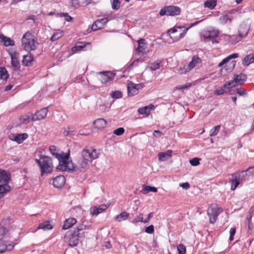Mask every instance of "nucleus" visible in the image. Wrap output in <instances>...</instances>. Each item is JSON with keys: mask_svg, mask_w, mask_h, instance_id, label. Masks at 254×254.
Masks as SVG:
<instances>
[{"mask_svg": "<svg viewBox=\"0 0 254 254\" xmlns=\"http://www.w3.org/2000/svg\"><path fill=\"white\" fill-rule=\"evenodd\" d=\"M98 154L95 149H83L73 163L71 160H66L65 162L61 163L60 165L57 167V169L62 171H79L83 172L87 169L89 163L93 160L98 158Z\"/></svg>", "mask_w": 254, "mask_h": 254, "instance_id": "1", "label": "nucleus"}, {"mask_svg": "<svg viewBox=\"0 0 254 254\" xmlns=\"http://www.w3.org/2000/svg\"><path fill=\"white\" fill-rule=\"evenodd\" d=\"M39 156L40 159H35V161L40 169L41 176H43L46 174L51 173L54 168L52 158L42 154Z\"/></svg>", "mask_w": 254, "mask_h": 254, "instance_id": "2", "label": "nucleus"}, {"mask_svg": "<svg viewBox=\"0 0 254 254\" xmlns=\"http://www.w3.org/2000/svg\"><path fill=\"white\" fill-rule=\"evenodd\" d=\"M22 46L27 51L35 50L39 45L37 39L29 32L24 34L22 39Z\"/></svg>", "mask_w": 254, "mask_h": 254, "instance_id": "3", "label": "nucleus"}, {"mask_svg": "<svg viewBox=\"0 0 254 254\" xmlns=\"http://www.w3.org/2000/svg\"><path fill=\"white\" fill-rule=\"evenodd\" d=\"M188 30L185 27L179 26L169 29L167 34L173 41H177L185 36Z\"/></svg>", "mask_w": 254, "mask_h": 254, "instance_id": "4", "label": "nucleus"}, {"mask_svg": "<svg viewBox=\"0 0 254 254\" xmlns=\"http://www.w3.org/2000/svg\"><path fill=\"white\" fill-rule=\"evenodd\" d=\"M181 8L177 6L170 5L163 7L159 12L160 16H177L181 13Z\"/></svg>", "mask_w": 254, "mask_h": 254, "instance_id": "5", "label": "nucleus"}, {"mask_svg": "<svg viewBox=\"0 0 254 254\" xmlns=\"http://www.w3.org/2000/svg\"><path fill=\"white\" fill-rule=\"evenodd\" d=\"M222 211L223 209L221 207L210 206L207 209V214L209 217L210 222L211 223H215L217 220V216Z\"/></svg>", "mask_w": 254, "mask_h": 254, "instance_id": "6", "label": "nucleus"}, {"mask_svg": "<svg viewBox=\"0 0 254 254\" xmlns=\"http://www.w3.org/2000/svg\"><path fill=\"white\" fill-rule=\"evenodd\" d=\"M144 85L142 83L135 84L132 81H128L127 83V94L129 96H133L137 95L138 90L142 89Z\"/></svg>", "mask_w": 254, "mask_h": 254, "instance_id": "7", "label": "nucleus"}, {"mask_svg": "<svg viewBox=\"0 0 254 254\" xmlns=\"http://www.w3.org/2000/svg\"><path fill=\"white\" fill-rule=\"evenodd\" d=\"M49 150L52 154L58 159L59 161V165H60L61 163L63 162H65L66 160H68L69 157V153L64 154L63 152L60 153L56 152V147L54 145L51 146Z\"/></svg>", "mask_w": 254, "mask_h": 254, "instance_id": "8", "label": "nucleus"}, {"mask_svg": "<svg viewBox=\"0 0 254 254\" xmlns=\"http://www.w3.org/2000/svg\"><path fill=\"white\" fill-rule=\"evenodd\" d=\"M8 52L11 58L12 66L15 70H18L20 68V63L18 59L19 54L12 49H10Z\"/></svg>", "mask_w": 254, "mask_h": 254, "instance_id": "9", "label": "nucleus"}, {"mask_svg": "<svg viewBox=\"0 0 254 254\" xmlns=\"http://www.w3.org/2000/svg\"><path fill=\"white\" fill-rule=\"evenodd\" d=\"M114 74L111 71H102L99 73L98 79L103 84L113 80Z\"/></svg>", "mask_w": 254, "mask_h": 254, "instance_id": "10", "label": "nucleus"}, {"mask_svg": "<svg viewBox=\"0 0 254 254\" xmlns=\"http://www.w3.org/2000/svg\"><path fill=\"white\" fill-rule=\"evenodd\" d=\"M238 13L235 10H232L230 11H228L227 13L223 16H221L219 18V20L221 23L225 24L228 21L231 22L232 20L234 19L236 15H237Z\"/></svg>", "mask_w": 254, "mask_h": 254, "instance_id": "11", "label": "nucleus"}, {"mask_svg": "<svg viewBox=\"0 0 254 254\" xmlns=\"http://www.w3.org/2000/svg\"><path fill=\"white\" fill-rule=\"evenodd\" d=\"M249 30V27L248 26L246 25H242L240 27V29L239 30V39H237L233 41V40L235 39V36H232L231 38V42L232 44H235L237 42L240 41L242 38L245 37L248 33ZM238 39V37L237 38Z\"/></svg>", "mask_w": 254, "mask_h": 254, "instance_id": "12", "label": "nucleus"}, {"mask_svg": "<svg viewBox=\"0 0 254 254\" xmlns=\"http://www.w3.org/2000/svg\"><path fill=\"white\" fill-rule=\"evenodd\" d=\"M48 112L47 108H44L38 111L34 115H32L31 120L32 121H36L44 119L46 117Z\"/></svg>", "mask_w": 254, "mask_h": 254, "instance_id": "13", "label": "nucleus"}, {"mask_svg": "<svg viewBox=\"0 0 254 254\" xmlns=\"http://www.w3.org/2000/svg\"><path fill=\"white\" fill-rule=\"evenodd\" d=\"M28 137V134L26 133H10L9 138L11 140L17 142L18 143H22L25 139Z\"/></svg>", "mask_w": 254, "mask_h": 254, "instance_id": "14", "label": "nucleus"}, {"mask_svg": "<svg viewBox=\"0 0 254 254\" xmlns=\"http://www.w3.org/2000/svg\"><path fill=\"white\" fill-rule=\"evenodd\" d=\"M219 34V30L217 29H214L205 32L202 35V37L205 40H210L212 39H215L218 36Z\"/></svg>", "mask_w": 254, "mask_h": 254, "instance_id": "15", "label": "nucleus"}, {"mask_svg": "<svg viewBox=\"0 0 254 254\" xmlns=\"http://www.w3.org/2000/svg\"><path fill=\"white\" fill-rule=\"evenodd\" d=\"M65 182V178L63 175H60L53 180V185L55 188H62Z\"/></svg>", "mask_w": 254, "mask_h": 254, "instance_id": "16", "label": "nucleus"}, {"mask_svg": "<svg viewBox=\"0 0 254 254\" xmlns=\"http://www.w3.org/2000/svg\"><path fill=\"white\" fill-rule=\"evenodd\" d=\"M108 207V206L105 204L101 205L99 207L93 206L90 209V213L92 215H97L107 209Z\"/></svg>", "mask_w": 254, "mask_h": 254, "instance_id": "17", "label": "nucleus"}, {"mask_svg": "<svg viewBox=\"0 0 254 254\" xmlns=\"http://www.w3.org/2000/svg\"><path fill=\"white\" fill-rule=\"evenodd\" d=\"M173 151L168 150L166 152H160L158 154V160L160 162L165 161L171 158Z\"/></svg>", "mask_w": 254, "mask_h": 254, "instance_id": "18", "label": "nucleus"}, {"mask_svg": "<svg viewBox=\"0 0 254 254\" xmlns=\"http://www.w3.org/2000/svg\"><path fill=\"white\" fill-rule=\"evenodd\" d=\"M10 180V175L6 173L4 170H0V183L1 185H7V183Z\"/></svg>", "mask_w": 254, "mask_h": 254, "instance_id": "19", "label": "nucleus"}, {"mask_svg": "<svg viewBox=\"0 0 254 254\" xmlns=\"http://www.w3.org/2000/svg\"><path fill=\"white\" fill-rule=\"evenodd\" d=\"M79 239L78 234L76 231H74L71 233V235L69 239V245L70 246H75L78 244Z\"/></svg>", "mask_w": 254, "mask_h": 254, "instance_id": "20", "label": "nucleus"}, {"mask_svg": "<svg viewBox=\"0 0 254 254\" xmlns=\"http://www.w3.org/2000/svg\"><path fill=\"white\" fill-rule=\"evenodd\" d=\"M0 42L2 43L5 46L14 45V41L10 38L0 34Z\"/></svg>", "mask_w": 254, "mask_h": 254, "instance_id": "21", "label": "nucleus"}, {"mask_svg": "<svg viewBox=\"0 0 254 254\" xmlns=\"http://www.w3.org/2000/svg\"><path fill=\"white\" fill-rule=\"evenodd\" d=\"M107 121L103 118H100L96 120L93 122V124L95 127L98 129H103L106 126Z\"/></svg>", "mask_w": 254, "mask_h": 254, "instance_id": "22", "label": "nucleus"}, {"mask_svg": "<svg viewBox=\"0 0 254 254\" xmlns=\"http://www.w3.org/2000/svg\"><path fill=\"white\" fill-rule=\"evenodd\" d=\"M201 59L197 56H194L192 57L191 61L190 63L187 66L188 70H191L195 66H197L201 63Z\"/></svg>", "mask_w": 254, "mask_h": 254, "instance_id": "23", "label": "nucleus"}, {"mask_svg": "<svg viewBox=\"0 0 254 254\" xmlns=\"http://www.w3.org/2000/svg\"><path fill=\"white\" fill-rule=\"evenodd\" d=\"M14 246L13 245H6L5 243H0V253L8 252L13 249Z\"/></svg>", "mask_w": 254, "mask_h": 254, "instance_id": "24", "label": "nucleus"}, {"mask_svg": "<svg viewBox=\"0 0 254 254\" xmlns=\"http://www.w3.org/2000/svg\"><path fill=\"white\" fill-rule=\"evenodd\" d=\"M235 81L237 85H242L244 83L247 79V76L246 74L241 73L239 75H236L235 77Z\"/></svg>", "mask_w": 254, "mask_h": 254, "instance_id": "25", "label": "nucleus"}, {"mask_svg": "<svg viewBox=\"0 0 254 254\" xmlns=\"http://www.w3.org/2000/svg\"><path fill=\"white\" fill-rule=\"evenodd\" d=\"M33 61V57L31 54L23 56L22 63L25 66H29Z\"/></svg>", "mask_w": 254, "mask_h": 254, "instance_id": "26", "label": "nucleus"}, {"mask_svg": "<svg viewBox=\"0 0 254 254\" xmlns=\"http://www.w3.org/2000/svg\"><path fill=\"white\" fill-rule=\"evenodd\" d=\"M76 222V220L73 218H70L66 219L63 225V229H67L72 227Z\"/></svg>", "mask_w": 254, "mask_h": 254, "instance_id": "27", "label": "nucleus"}, {"mask_svg": "<svg viewBox=\"0 0 254 254\" xmlns=\"http://www.w3.org/2000/svg\"><path fill=\"white\" fill-rule=\"evenodd\" d=\"M129 213L124 211L121 212L119 215L116 216L115 220L118 222H121L123 220H127L129 217Z\"/></svg>", "mask_w": 254, "mask_h": 254, "instance_id": "28", "label": "nucleus"}, {"mask_svg": "<svg viewBox=\"0 0 254 254\" xmlns=\"http://www.w3.org/2000/svg\"><path fill=\"white\" fill-rule=\"evenodd\" d=\"M154 108V106L152 105H150L148 106H145L142 108H140L138 110V112L139 114L143 115H148L151 110Z\"/></svg>", "mask_w": 254, "mask_h": 254, "instance_id": "29", "label": "nucleus"}, {"mask_svg": "<svg viewBox=\"0 0 254 254\" xmlns=\"http://www.w3.org/2000/svg\"><path fill=\"white\" fill-rule=\"evenodd\" d=\"M138 47L136 49V51L139 52H143L145 50L146 46H145V40L140 39L137 41Z\"/></svg>", "mask_w": 254, "mask_h": 254, "instance_id": "30", "label": "nucleus"}, {"mask_svg": "<svg viewBox=\"0 0 254 254\" xmlns=\"http://www.w3.org/2000/svg\"><path fill=\"white\" fill-rule=\"evenodd\" d=\"M11 188L8 185H0V199L7 192L10 191Z\"/></svg>", "mask_w": 254, "mask_h": 254, "instance_id": "31", "label": "nucleus"}, {"mask_svg": "<svg viewBox=\"0 0 254 254\" xmlns=\"http://www.w3.org/2000/svg\"><path fill=\"white\" fill-rule=\"evenodd\" d=\"M228 88H227L226 85L225 84L223 86L220 87L217 90L215 91V94L217 95H220L225 93L229 92Z\"/></svg>", "mask_w": 254, "mask_h": 254, "instance_id": "32", "label": "nucleus"}, {"mask_svg": "<svg viewBox=\"0 0 254 254\" xmlns=\"http://www.w3.org/2000/svg\"><path fill=\"white\" fill-rule=\"evenodd\" d=\"M8 76L9 75L6 68L4 67H0V79H6Z\"/></svg>", "mask_w": 254, "mask_h": 254, "instance_id": "33", "label": "nucleus"}, {"mask_svg": "<svg viewBox=\"0 0 254 254\" xmlns=\"http://www.w3.org/2000/svg\"><path fill=\"white\" fill-rule=\"evenodd\" d=\"M142 191L144 194H146L150 191L156 192L157 191V189L154 187L145 186L143 187Z\"/></svg>", "mask_w": 254, "mask_h": 254, "instance_id": "34", "label": "nucleus"}, {"mask_svg": "<svg viewBox=\"0 0 254 254\" xmlns=\"http://www.w3.org/2000/svg\"><path fill=\"white\" fill-rule=\"evenodd\" d=\"M252 57V54L246 56L243 61V64L245 66H248L250 64L254 63V61Z\"/></svg>", "mask_w": 254, "mask_h": 254, "instance_id": "35", "label": "nucleus"}, {"mask_svg": "<svg viewBox=\"0 0 254 254\" xmlns=\"http://www.w3.org/2000/svg\"><path fill=\"white\" fill-rule=\"evenodd\" d=\"M216 0H208L204 2V6L210 9H212L216 5Z\"/></svg>", "mask_w": 254, "mask_h": 254, "instance_id": "36", "label": "nucleus"}, {"mask_svg": "<svg viewBox=\"0 0 254 254\" xmlns=\"http://www.w3.org/2000/svg\"><path fill=\"white\" fill-rule=\"evenodd\" d=\"M8 235V231L3 226H0V240Z\"/></svg>", "mask_w": 254, "mask_h": 254, "instance_id": "37", "label": "nucleus"}, {"mask_svg": "<svg viewBox=\"0 0 254 254\" xmlns=\"http://www.w3.org/2000/svg\"><path fill=\"white\" fill-rule=\"evenodd\" d=\"M52 226L50 224L49 221H47L44 223L40 224L38 227V229H44V230H51L52 229Z\"/></svg>", "mask_w": 254, "mask_h": 254, "instance_id": "38", "label": "nucleus"}, {"mask_svg": "<svg viewBox=\"0 0 254 254\" xmlns=\"http://www.w3.org/2000/svg\"><path fill=\"white\" fill-rule=\"evenodd\" d=\"M63 35V32L59 30L58 31L55 32L53 35V36L51 38V40L52 41H55L58 40Z\"/></svg>", "mask_w": 254, "mask_h": 254, "instance_id": "39", "label": "nucleus"}, {"mask_svg": "<svg viewBox=\"0 0 254 254\" xmlns=\"http://www.w3.org/2000/svg\"><path fill=\"white\" fill-rule=\"evenodd\" d=\"M108 21V19L107 18H102L100 20L95 21L97 24L98 27L101 29Z\"/></svg>", "mask_w": 254, "mask_h": 254, "instance_id": "40", "label": "nucleus"}, {"mask_svg": "<svg viewBox=\"0 0 254 254\" xmlns=\"http://www.w3.org/2000/svg\"><path fill=\"white\" fill-rule=\"evenodd\" d=\"M32 114H31L30 115H25L23 116H21L19 118V120L21 121V123L23 124L24 123H29L30 121V117H32Z\"/></svg>", "mask_w": 254, "mask_h": 254, "instance_id": "41", "label": "nucleus"}, {"mask_svg": "<svg viewBox=\"0 0 254 254\" xmlns=\"http://www.w3.org/2000/svg\"><path fill=\"white\" fill-rule=\"evenodd\" d=\"M220 128V126L218 125L211 129L210 132V136H215L217 134Z\"/></svg>", "mask_w": 254, "mask_h": 254, "instance_id": "42", "label": "nucleus"}, {"mask_svg": "<svg viewBox=\"0 0 254 254\" xmlns=\"http://www.w3.org/2000/svg\"><path fill=\"white\" fill-rule=\"evenodd\" d=\"M144 220H143V214L140 213L133 220L132 223L133 224H136L138 222H143Z\"/></svg>", "mask_w": 254, "mask_h": 254, "instance_id": "43", "label": "nucleus"}, {"mask_svg": "<svg viewBox=\"0 0 254 254\" xmlns=\"http://www.w3.org/2000/svg\"><path fill=\"white\" fill-rule=\"evenodd\" d=\"M177 250L179 254H186V247L183 244H179L177 246Z\"/></svg>", "mask_w": 254, "mask_h": 254, "instance_id": "44", "label": "nucleus"}, {"mask_svg": "<svg viewBox=\"0 0 254 254\" xmlns=\"http://www.w3.org/2000/svg\"><path fill=\"white\" fill-rule=\"evenodd\" d=\"M247 175V172L246 171H241L238 177H236V178H237V179L240 181V182H242L243 181L246 176Z\"/></svg>", "mask_w": 254, "mask_h": 254, "instance_id": "45", "label": "nucleus"}, {"mask_svg": "<svg viewBox=\"0 0 254 254\" xmlns=\"http://www.w3.org/2000/svg\"><path fill=\"white\" fill-rule=\"evenodd\" d=\"M160 62H156L153 63L149 66V68L151 70H155L160 67Z\"/></svg>", "mask_w": 254, "mask_h": 254, "instance_id": "46", "label": "nucleus"}, {"mask_svg": "<svg viewBox=\"0 0 254 254\" xmlns=\"http://www.w3.org/2000/svg\"><path fill=\"white\" fill-rule=\"evenodd\" d=\"M240 181L237 179V178H236L235 179L233 180L232 182V185L231 189L232 190H234L238 187V186L240 184Z\"/></svg>", "mask_w": 254, "mask_h": 254, "instance_id": "47", "label": "nucleus"}, {"mask_svg": "<svg viewBox=\"0 0 254 254\" xmlns=\"http://www.w3.org/2000/svg\"><path fill=\"white\" fill-rule=\"evenodd\" d=\"M200 159L195 157L190 160V163L191 166H196L199 164Z\"/></svg>", "mask_w": 254, "mask_h": 254, "instance_id": "48", "label": "nucleus"}, {"mask_svg": "<svg viewBox=\"0 0 254 254\" xmlns=\"http://www.w3.org/2000/svg\"><path fill=\"white\" fill-rule=\"evenodd\" d=\"M112 7L113 9H118L120 7V2L119 0H113Z\"/></svg>", "mask_w": 254, "mask_h": 254, "instance_id": "49", "label": "nucleus"}, {"mask_svg": "<svg viewBox=\"0 0 254 254\" xmlns=\"http://www.w3.org/2000/svg\"><path fill=\"white\" fill-rule=\"evenodd\" d=\"M111 96L113 98H120L122 97V93L119 91H115L111 93Z\"/></svg>", "mask_w": 254, "mask_h": 254, "instance_id": "50", "label": "nucleus"}, {"mask_svg": "<svg viewBox=\"0 0 254 254\" xmlns=\"http://www.w3.org/2000/svg\"><path fill=\"white\" fill-rule=\"evenodd\" d=\"M125 132V129L123 127H119L114 130L113 133L116 135L120 136L122 135Z\"/></svg>", "mask_w": 254, "mask_h": 254, "instance_id": "51", "label": "nucleus"}, {"mask_svg": "<svg viewBox=\"0 0 254 254\" xmlns=\"http://www.w3.org/2000/svg\"><path fill=\"white\" fill-rule=\"evenodd\" d=\"M85 46L86 44L84 43L78 42L75 44L74 48H75L76 51L80 50L84 48L85 47Z\"/></svg>", "mask_w": 254, "mask_h": 254, "instance_id": "52", "label": "nucleus"}, {"mask_svg": "<svg viewBox=\"0 0 254 254\" xmlns=\"http://www.w3.org/2000/svg\"><path fill=\"white\" fill-rule=\"evenodd\" d=\"M225 84L226 85L227 88H228L229 90H230V88H231L233 87H235V86H236V85H237L236 83V82L235 81L234 78L233 80H232L230 82H227Z\"/></svg>", "mask_w": 254, "mask_h": 254, "instance_id": "53", "label": "nucleus"}, {"mask_svg": "<svg viewBox=\"0 0 254 254\" xmlns=\"http://www.w3.org/2000/svg\"><path fill=\"white\" fill-rule=\"evenodd\" d=\"M154 229L153 225H151L145 228V232L148 234H152L154 233Z\"/></svg>", "mask_w": 254, "mask_h": 254, "instance_id": "54", "label": "nucleus"}, {"mask_svg": "<svg viewBox=\"0 0 254 254\" xmlns=\"http://www.w3.org/2000/svg\"><path fill=\"white\" fill-rule=\"evenodd\" d=\"M191 85V83H187L185 85H178L176 87V89H185L190 87Z\"/></svg>", "mask_w": 254, "mask_h": 254, "instance_id": "55", "label": "nucleus"}, {"mask_svg": "<svg viewBox=\"0 0 254 254\" xmlns=\"http://www.w3.org/2000/svg\"><path fill=\"white\" fill-rule=\"evenodd\" d=\"M230 236L229 239L231 241H232L234 240L233 236H234V235L236 233V228H232L230 230Z\"/></svg>", "mask_w": 254, "mask_h": 254, "instance_id": "56", "label": "nucleus"}, {"mask_svg": "<svg viewBox=\"0 0 254 254\" xmlns=\"http://www.w3.org/2000/svg\"><path fill=\"white\" fill-rule=\"evenodd\" d=\"M190 71L188 70V67L185 66L183 68H181L179 70V73L180 74L186 73L187 72Z\"/></svg>", "mask_w": 254, "mask_h": 254, "instance_id": "57", "label": "nucleus"}, {"mask_svg": "<svg viewBox=\"0 0 254 254\" xmlns=\"http://www.w3.org/2000/svg\"><path fill=\"white\" fill-rule=\"evenodd\" d=\"M61 16H64L65 17L66 20L67 21H70L72 20V18L69 16L67 13H63L60 14Z\"/></svg>", "mask_w": 254, "mask_h": 254, "instance_id": "58", "label": "nucleus"}, {"mask_svg": "<svg viewBox=\"0 0 254 254\" xmlns=\"http://www.w3.org/2000/svg\"><path fill=\"white\" fill-rule=\"evenodd\" d=\"M246 172H248L250 176H254V166L250 167L246 170Z\"/></svg>", "mask_w": 254, "mask_h": 254, "instance_id": "59", "label": "nucleus"}, {"mask_svg": "<svg viewBox=\"0 0 254 254\" xmlns=\"http://www.w3.org/2000/svg\"><path fill=\"white\" fill-rule=\"evenodd\" d=\"M237 93L240 95H244L246 94L245 89L242 88H238L237 89Z\"/></svg>", "mask_w": 254, "mask_h": 254, "instance_id": "60", "label": "nucleus"}, {"mask_svg": "<svg viewBox=\"0 0 254 254\" xmlns=\"http://www.w3.org/2000/svg\"><path fill=\"white\" fill-rule=\"evenodd\" d=\"M180 187H182L183 189L188 190L190 188V185L189 183H184L180 184Z\"/></svg>", "mask_w": 254, "mask_h": 254, "instance_id": "61", "label": "nucleus"}, {"mask_svg": "<svg viewBox=\"0 0 254 254\" xmlns=\"http://www.w3.org/2000/svg\"><path fill=\"white\" fill-rule=\"evenodd\" d=\"M153 134L155 137L158 138L161 137L163 135V133L161 131L156 130L153 132Z\"/></svg>", "mask_w": 254, "mask_h": 254, "instance_id": "62", "label": "nucleus"}, {"mask_svg": "<svg viewBox=\"0 0 254 254\" xmlns=\"http://www.w3.org/2000/svg\"><path fill=\"white\" fill-rule=\"evenodd\" d=\"M86 228V226L83 224H81L78 225L77 227L76 228V230L75 231L76 233L78 234V232L80 231L83 230Z\"/></svg>", "mask_w": 254, "mask_h": 254, "instance_id": "63", "label": "nucleus"}, {"mask_svg": "<svg viewBox=\"0 0 254 254\" xmlns=\"http://www.w3.org/2000/svg\"><path fill=\"white\" fill-rule=\"evenodd\" d=\"M239 57V54L237 53L229 55L228 57L226 58L227 59V61L228 62L229 60L232 59L237 58Z\"/></svg>", "mask_w": 254, "mask_h": 254, "instance_id": "64", "label": "nucleus"}]
</instances>
